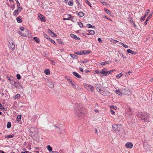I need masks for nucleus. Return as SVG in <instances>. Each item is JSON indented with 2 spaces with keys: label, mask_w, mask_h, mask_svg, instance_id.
Returning <instances> with one entry per match:
<instances>
[{
  "label": "nucleus",
  "mask_w": 153,
  "mask_h": 153,
  "mask_svg": "<svg viewBox=\"0 0 153 153\" xmlns=\"http://www.w3.org/2000/svg\"><path fill=\"white\" fill-rule=\"evenodd\" d=\"M82 108L83 105L82 104L76 103L75 105L74 109L76 116L77 117L81 118L83 115V113L82 112Z\"/></svg>",
  "instance_id": "1"
},
{
  "label": "nucleus",
  "mask_w": 153,
  "mask_h": 153,
  "mask_svg": "<svg viewBox=\"0 0 153 153\" xmlns=\"http://www.w3.org/2000/svg\"><path fill=\"white\" fill-rule=\"evenodd\" d=\"M136 116L139 118H141V120L145 121L148 119L149 116V114L147 113L139 112L136 114Z\"/></svg>",
  "instance_id": "2"
},
{
  "label": "nucleus",
  "mask_w": 153,
  "mask_h": 153,
  "mask_svg": "<svg viewBox=\"0 0 153 153\" xmlns=\"http://www.w3.org/2000/svg\"><path fill=\"white\" fill-rule=\"evenodd\" d=\"M95 87L96 88L97 90L98 91L100 94H101L105 95L106 94H105L104 91L103 90H102L101 89V85L100 84H97L95 85Z\"/></svg>",
  "instance_id": "3"
},
{
  "label": "nucleus",
  "mask_w": 153,
  "mask_h": 153,
  "mask_svg": "<svg viewBox=\"0 0 153 153\" xmlns=\"http://www.w3.org/2000/svg\"><path fill=\"white\" fill-rule=\"evenodd\" d=\"M121 127L117 125H112L113 129L117 133H120V130Z\"/></svg>",
  "instance_id": "4"
},
{
  "label": "nucleus",
  "mask_w": 153,
  "mask_h": 153,
  "mask_svg": "<svg viewBox=\"0 0 153 153\" xmlns=\"http://www.w3.org/2000/svg\"><path fill=\"white\" fill-rule=\"evenodd\" d=\"M118 133L121 136V137H123V138L125 137L126 133L125 132V131L122 128H121L120 130V133Z\"/></svg>",
  "instance_id": "5"
},
{
  "label": "nucleus",
  "mask_w": 153,
  "mask_h": 153,
  "mask_svg": "<svg viewBox=\"0 0 153 153\" xmlns=\"http://www.w3.org/2000/svg\"><path fill=\"white\" fill-rule=\"evenodd\" d=\"M38 17L39 19L42 22H45L46 21L45 18L40 13L38 14Z\"/></svg>",
  "instance_id": "6"
},
{
  "label": "nucleus",
  "mask_w": 153,
  "mask_h": 153,
  "mask_svg": "<svg viewBox=\"0 0 153 153\" xmlns=\"http://www.w3.org/2000/svg\"><path fill=\"white\" fill-rule=\"evenodd\" d=\"M107 70L106 68H103L101 71V73L103 74L102 76H106L107 75Z\"/></svg>",
  "instance_id": "7"
},
{
  "label": "nucleus",
  "mask_w": 153,
  "mask_h": 153,
  "mask_svg": "<svg viewBox=\"0 0 153 153\" xmlns=\"http://www.w3.org/2000/svg\"><path fill=\"white\" fill-rule=\"evenodd\" d=\"M85 88H87L88 90L92 91L94 89V87L90 85H87L85 86Z\"/></svg>",
  "instance_id": "8"
},
{
  "label": "nucleus",
  "mask_w": 153,
  "mask_h": 153,
  "mask_svg": "<svg viewBox=\"0 0 153 153\" xmlns=\"http://www.w3.org/2000/svg\"><path fill=\"white\" fill-rule=\"evenodd\" d=\"M70 36L71 37L77 40H79L80 39L79 38L77 37L76 35H74L72 33H71L70 34Z\"/></svg>",
  "instance_id": "9"
},
{
  "label": "nucleus",
  "mask_w": 153,
  "mask_h": 153,
  "mask_svg": "<svg viewBox=\"0 0 153 153\" xmlns=\"http://www.w3.org/2000/svg\"><path fill=\"white\" fill-rule=\"evenodd\" d=\"M25 33H22V36L25 37L27 36V35H28V37H30V36H31V35L30 34L28 35V30L27 29H25Z\"/></svg>",
  "instance_id": "10"
},
{
  "label": "nucleus",
  "mask_w": 153,
  "mask_h": 153,
  "mask_svg": "<svg viewBox=\"0 0 153 153\" xmlns=\"http://www.w3.org/2000/svg\"><path fill=\"white\" fill-rule=\"evenodd\" d=\"M126 146L128 148H131L132 147L133 144L130 142H127L126 144Z\"/></svg>",
  "instance_id": "11"
},
{
  "label": "nucleus",
  "mask_w": 153,
  "mask_h": 153,
  "mask_svg": "<svg viewBox=\"0 0 153 153\" xmlns=\"http://www.w3.org/2000/svg\"><path fill=\"white\" fill-rule=\"evenodd\" d=\"M9 48H15V45L14 43L12 42H9L8 44Z\"/></svg>",
  "instance_id": "12"
},
{
  "label": "nucleus",
  "mask_w": 153,
  "mask_h": 153,
  "mask_svg": "<svg viewBox=\"0 0 153 153\" xmlns=\"http://www.w3.org/2000/svg\"><path fill=\"white\" fill-rule=\"evenodd\" d=\"M21 115H18L17 116V117L16 118L17 121L20 124H22V122L21 121Z\"/></svg>",
  "instance_id": "13"
},
{
  "label": "nucleus",
  "mask_w": 153,
  "mask_h": 153,
  "mask_svg": "<svg viewBox=\"0 0 153 153\" xmlns=\"http://www.w3.org/2000/svg\"><path fill=\"white\" fill-rule=\"evenodd\" d=\"M76 77H77L79 79H80L81 78V76L79 75L76 72L74 71L72 73Z\"/></svg>",
  "instance_id": "14"
},
{
  "label": "nucleus",
  "mask_w": 153,
  "mask_h": 153,
  "mask_svg": "<svg viewBox=\"0 0 153 153\" xmlns=\"http://www.w3.org/2000/svg\"><path fill=\"white\" fill-rule=\"evenodd\" d=\"M82 51V54H85L87 55L88 54L90 53L91 51L90 50H86L84 51Z\"/></svg>",
  "instance_id": "15"
},
{
  "label": "nucleus",
  "mask_w": 153,
  "mask_h": 153,
  "mask_svg": "<svg viewBox=\"0 0 153 153\" xmlns=\"http://www.w3.org/2000/svg\"><path fill=\"white\" fill-rule=\"evenodd\" d=\"M11 84L14 85L15 87L17 88L18 86V83H17L16 82H15L14 81H10Z\"/></svg>",
  "instance_id": "16"
},
{
  "label": "nucleus",
  "mask_w": 153,
  "mask_h": 153,
  "mask_svg": "<svg viewBox=\"0 0 153 153\" xmlns=\"http://www.w3.org/2000/svg\"><path fill=\"white\" fill-rule=\"evenodd\" d=\"M119 46L120 47H123L125 48H127L128 47L127 45H125L122 42H120V43H119Z\"/></svg>",
  "instance_id": "17"
},
{
  "label": "nucleus",
  "mask_w": 153,
  "mask_h": 153,
  "mask_svg": "<svg viewBox=\"0 0 153 153\" xmlns=\"http://www.w3.org/2000/svg\"><path fill=\"white\" fill-rule=\"evenodd\" d=\"M111 62H108V61H106L105 62H102L100 63V65H105L106 64H108L110 63Z\"/></svg>",
  "instance_id": "18"
},
{
  "label": "nucleus",
  "mask_w": 153,
  "mask_h": 153,
  "mask_svg": "<svg viewBox=\"0 0 153 153\" xmlns=\"http://www.w3.org/2000/svg\"><path fill=\"white\" fill-rule=\"evenodd\" d=\"M16 20L19 23H21L22 22V20L21 16H19L16 18Z\"/></svg>",
  "instance_id": "19"
},
{
  "label": "nucleus",
  "mask_w": 153,
  "mask_h": 153,
  "mask_svg": "<svg viewBox=\"0 0 153 153\" xmlns=\"http://www.w3.org/2000/svg\"><path fill=\"white\" fill-rule=\"evenodd\" d=\"M44 72L47 75H49L50 74V70L48 69H45Z\"/></svg>",
  "instance_id": "20"
},
{
  "label": "nucleus",
  "mask_w": 153,
  "mask_h": 153,
  "mask_svg": "<svg viewBox=\"0 0 153 153\" xmlns=\"http://www.w3.org/2000/svg\"><path fill=\"white\" fill-rule=\"evenodd\" d=\"M86 26L89 28H94L95 29V27L94 26H92L90 24H88Z\"/></svg>",
  "instance_id": "21"
},
{
  "label": "nucleus",
  "mask_w": 153,
  "mask_h": 153,
  "mask_svg": "<svg viewBox=\"0 0 153 153\" xmlns=\"http://www.w3.org/2000/svg\"><path fill=\"white\" fill-rule=\"evenodd\" d=\"M70 55L71 56V57L73 58L74 59H77L78 58V56L74 54H70Z\"/></svg>",
  "instance_id": "22"
},
{
  "label": "nucleus",
  "mask_w": 153,
  "mask_h": 153,
  "mask_svg": "<svg viewBox=\"0 0 153 153\" xmlns=\"http://www.w3.org/2000/svg\"><path fill=\"white\" fill-rule=\"evenodd\" d=\"M128 53H131L132 54H134L135 52L133 51L130 49H128L127 50Z\"/></svg>",
  "instance_id": "23"
},
{
  "label": "nucleus",
  "mask_w": 153,
  "mask_h": 153,
  "mask_svg": "<svg viewBox=\"0 0 153 153\" xmlns=\"http://www.w3.org/2000/svg\"><path fill=\"white\" fill-rule=\"evenodd\" d=\"M74 89L78 90H80L81 88L77 85H76L74 88Z\"/></svg>",
  "instance_id": "24"
},
{
  "label": "nucleus",
  "mask_w": 153,
  "mask_h": 153,
  "mask_svg": "<svg viewBox=\"0 0 153 153\" xmlns=\"http://www.w3.org/2000/svg\"><path fill=\"white\" fill-rule=\"evenodd\" d=\"M84 15V13L82 12H80L78 13V16L79 17H82Z\"/></svg>",
  "instance_id": "25"
},
{
  "label": "nucleus",
  "mask_w": 153,
  "mask_h": 153,
  "mask_svg": "<svg viewBox=\"0 0 153 153\" xmlns=\"http://www.w3.org/2000/svg\"><path fill=\"white\" fill-rule=\"evenodd\" d=\"M19 12L18 10H16L14 11V12L13 13V15L14 16H15L16 15H17L19 13Z\"/></svg>",
  "instance_id": "26"
},
{
  "label": "nucleus",
  "mask_w": 153,
  "mask_h": 153,
  "mask_svg": "<svg viewBox=\"0 0 153 153\" xmlns=\"http://www.w3.org/2000/svg\"><path fill=\"white\" fill-rule=\"evenodd\" d=\"M33 39L36 42L39 43V39L38 37H34Z\"/></svg>",
  "instance_id": "27"
},
{
  "label": "nucleus",
  "mask_w": 153,
  "mask_h": 153,
  "mask_svg": "<svg viewBox=\"0 0 153 153\" xmlns=\"http://www.w3.org/2000/svg\"><path fill=\"white\" fill-rule=\"evenodd\" d=\"M88 32L90 34L92 35H94L95 34V32L93 30H88Z\"/></svg>",
  "instance_id": "28"
},
{
  "label": "nucleus",
  "mask_w": 153,
  "mask_h": 153,
  "mask_svg": "<svg viewBox=\"0 0 153 153\" xmlns=\"http://www.w3.org/2000/svg\"><path fill=\"white\" fill-rule=\"evenodd\" d=\"M123 75V74H122V73H120L118 74H117L116 76V77L119 79V78H120V77H121L122 75Z\"/></svg>",
  "instance_id": "29"
},
{
  "label": "nucleus",
  "mask_w": 153,
  "mask_h": 153,
  "mask_svg": "<svg viewBox=\"0 0 153 153\" xmlns=\"http://www.w3.org/2000/svg\"><path fill=\"white\" fill-rule=\"evenodd\" d=\"M146 14H145L143 16H142L140 18V20L141 21H143L145 20L146 17Z\"/></svg>",
  "instance_id": "30"
},
{
  "label": "nucleus",
  "mask_w": 153,
  "mask_h": 153,
  "mask_svg": "<svg viewBox=\"0 0 153 153\" xmlns=\"http://www.w3.org/2000/svg\"><path fill=\"white\" fill-rule=\"evenodd\" d=\"M47 148L49 152H51L52 150V148L49 145L47 146Z\"/></svg>",
  "instance_id": "31"
},
{
  "label": "nucleus",
  "mask_w": 153,
  "mask_h": 153,
  "mask_svg": "<svg viewBox=\"0 0 153 153\" xmlns=\"http://www.w3.org/2000/svg\"><path fill=\"white\" fill-rule=\"evenodd\" d=\"M74 53L75 54H76L78 55H82V51H78V52H74Z\"/></svg>",
  "instance_id": "32"
},
{
  "label": "nucleus",
  "mask_w": 153,
  "mask_h": 153,
  "mask_svg": "<svg viewBox=\"0 0 153 153\" xmlns=\"http://www.w3.org/2000/svg\"><path fill=\"white\" fill-rule=\"evenodd\" d=\"M7 128H10L11 127V123L10 122L7 123Z\"/></svg>",
  "instance_id": "33"
},
{
  "label": "nucleus",
  "mask_w": 153,
  "mask_h": 153,
  "mask_svg": "<svg viewBox=\"0 0 153 153\" xmlns=\"http://www.w3.org/2000/svg\"><path fill=\"white\" fill-rule=\"evenodd\" d=\"M104 10L107 14L109 15L110 14L111 12L105 8H104Z\"/></svg>",
  "instance_id": "34"
},
{
  "label": "nucleus",
  "mask_w": 153,
  "mask_h": 153,
  "mask_svg": "<svg viewBox=\"0 0 153 153\" xmlns=\"http://www.w3.org/2000/svg\"><path fill=\"white\" fill-rule=\"evenodd\" d=\"M20 96L19 94H18L16 95L15 96V99H19L20 98Z\"/></svg>",
  "instance_id": "35"
},
{
  "label": "nucleus",
  "mask_w": 153,
  "mask_h": 153,
  "mask_svg": "<svg viewBox=\"0 0 153 153\" xmlns=\"http://www.w3.org/2000/svg\"><path fill=\"white\" fill-rule=\"evenodd\" d=\"M116 92L119 95H121L122 94L121 92L119 90H116Z\"/></svg>",
  "instance_id": "36"
},
{
  "label": "nucleus",
  "mask_w": 153,
  "mask_h": 153,
  "mask_svg": "<svg viewBox=\"0 0 153 153\" xmlns=\"http://www.w3.org/2000/svg\"><path fill=\"white\" fill-rule=\"evenodd\" d=\"M14 134H10V135H7V136L5 137V138L7 137V138H11V137H14Z\"/></svg>",
  "instance_id": "37"
},
{
  "label": "nucleus",
  "mask_w": 153,
  "mask_h": 153,
  "mask_svg": "<svg viewBox=\"0 0 153 153\" xmlns=\"http://www.w3.org/2000/svg\"><path fill=\"white\" fill-rule=\"evenodd\" d=\"M55 126L58 128V129L60 131H61L62 130V126H60V127H58L57 126Z\"/></svg>",
  "instance_id": "38"
},
{
  "label": "nucleus",
  "mask_w": 153,
  "mask_h": 153,
  "mask_svg": "<svg viewBox=\"0 0 153 153\" xmlns=\"http://www.w3.org/2000/svg\"><path fill=\"white\" fill-rule=\"evenodd\" d=\"M68 4L69 6H72L73 5V1H69L68 2Z\"/></svg>",
  "instance_id": "39"
},
{
  "label": "nucleus",
  "mask_w": 153,
  "mask_h": 153,
  "mask_svg": "<svg viewBox=\"0 0 153 153\" xmlns=\"http://www.w3.org/2000/svg\"><path fill=\"white\" fill-rule=\"evenodd\" d=\"M113 71V70H112L110 71H108L107 73V75H108L109 74L111 73Z\"/></svg>",
  "instance_id": "40"
},
{
  "label": "nucleus",
  "mask_w": 153,
  "mask_h": 153,
  "mask_svg": "<svg viewBox=\"0 0 153 153\" xmlns=\"http://www.w3.org/2000/svg\"><path fill=\"white\" fill-rule=\"evenodd\" d=\"M78 24L80 27H83V24L81 22H78Z\"/></svg>",
  "instance_id": "41"
},
{
  "label": "nucleus",
  "mask_w": 153,
  "mask_h": 153,
  "mask_svg": "<svg viewBox=\"0 0 153 153\" xmlns=\"http://www.w3.org/2000/svg\"><path fill=\"white\" fill-rule=\"evenodd\" d=\"M85 2H86V4H88V5H89L91 7H92V6H91V4L90 3L88 0L86 1H85Z\"/></svg>",
  "instance_id": "42"
},
{
  "label": "nucleus",
  "mask_w": 153,
  "mask_h": 153,
  "mask_svg": "<svg viewBox=\"0 0 153 153\" xmlns=\"http://www.w3.org/2000/svg\"><path fill=\"white\" fill-rule=\"evenodd\" d=\"M129 19H130V22H131V23H133L134 26H135V23L133 21L132 19L131 18V17H129Z\"/></svg>",
  "instance_id": "43"
},
{
  "label": "nucleus",
  "mask_w": 153,
  "mask_h": 153,
  "mask_svg": "<svg viewBox=\"0 0 153 153\" xmlns=\"http://www.w3.org/2000/svg\"><path fill=\"white\" fill-rule=\"evenodd\" d=\"M111 42L113 43H118V41L116 40H115L114 39L111 40Z\"/></svg>",
  "instance_id": "44"
},
{
  "label": "nucleus",
  "mask_w": 153,
  "mask_h": 153,
  "mask_svg": "<svg viewBox=\"0 0 153 153\" xmlns=\"http://www.w3.org/2000/svg\"><path fill=\"white\" fill-rule=\"evenodd\" d=\"M49 40L50 41H51L52 43H53V44H54L55 43V41L53 40L52 39L49 38Z\"/></svg>",
  "instance_id": "45"
},
{
  "label": "nucleus",
  "mask_w": 153,
  "mask_h": 153,
  "mask_svg": "<svg viewBox=\"0 0 153 153\" xmlns=\"http://www.w3.org/2000/svg\"><path fill=\"white\" fill-rule=\"evenodd\" d=\"M88 62V59H85L82 62H81V63H85Z\"/></svg>",
  "instance_id": "46"
},
{
  "label": "nucleus",
  "mask_w": 153,
  "mask_h": 153,
  "mask_svg": "<svg viewBox=\"0 0 153 153\" xmlns=\"http://www.w3.org/2000/svg\"><path fill=\"white\" fill-rule=\"evenodd\" d=\"M16 77L18 79H21V76L19 74H17Z\"/></svg>",
  "instance_id": "47"
},
{
  "label": "nucleus",
  "mask_w": 153,
  "mask_h": 153,
  "mask_svg": "<svg viewBox=\"0 0 153 153\" xmlns=\"http://www.w3.org/2000/svg\"><path fill=\"white\" fill-rule=\"evenodd\" d=\"M100 2L102 3L103 5L107 4V3L104 1H103L102 0H100Z\"/></svg>",
  "instance_id": "48"
},
{
  "label": "nucleus",
  "mask_w": 153,
  "mask_h": 153,
  "mask_svg": "<svg viewBox=\"0 0 153 153\" xmlns=\"http://www.w3.org/2000/svg\"><path fill=\"white\" fill-rule=\"evenodd\" d=\"M57 41H58V42L59 44H61L62 43V40L61 39H57Z\"/></svg>",
  "instance_id": "49"
},
{
  "label": "nucleus",
  "mask_w": 153,
  "mask_h": 153,
  "mask_svg": "<svg viewBox=\"0 0 153 153\" xmlns=\"http://www.w3.org/2000/svg\"><path fill=\"white\" fill-rule=\"evenodd\" d=\"M99 73H101L100 71L98 70H96L95 71V74H98Z\"/></svg>",
  "instance_id": "50"
},
{
  "label": "nucleus",
  "mask_w": 153,
  "mask_h": 153,
  "mask_svg": "<svg viewBox=\"0 0 153 153\" xmlns=\"http://www.w3.org/2000/svg\"><path fill=\"white\" fill-rule=\"evenodd\" d=\"M52 34L53 35L52 36L53 37H56L57 36V35L53 32V33H52L51 34Z\"/></svg>",
  "instance_id": "51"
},
{
  "label": "nucleus",
  "mask_w": 153,
  "mask_h": 153,
  "mask_svg": "<svg viewBox=\"0 0 153 153\" xmlns=\"http://www.w3.org/2000/svg\"><path fill=\"white\" fill-rule=\"evenodd\" d=\"M111 108H112L116 110L117 108V107L116 106H114L113 105L111 107Z\"/></svg>",
  "instance_id": "52"
},
{
  "label": "nucleus",
  "mask_w": 153,
  "mask_h": 153,
  "mask_svg": "<svg viewBox=\"0 0 153 153\" xmlns=\"http://www.w3.org/2000/svg\"><path fill=\"white\" fill-rule=\"evenodd\" d=\"M20 30L22 31H23L24 30H25V28L24 27H22H22H20L19 28Z\"/></svg>",
  "instance_id": "53"
},
{
  "label": "nucleus",
  "mask_w": 153,
  "mask_h": 153,
  "mask_svg": "<svg viewBox=\"0 0 153 153\" xmlns=\"http://www.w3.org/2000/svg\"><path fill=\"white\" fill-rule=\"evenodd\" d=\"M17 10H19V12H20L22 10V7H17Z\"/></svg>",
  "instance_id": "54"
},
{
  "label": "nucleus",
  "mask_w": 153,
  "mask_h": 153,
  "mask_svg": "<svg viewBox=\"0 0 153 153\" xmlns=\"http://www.w3.org/2000/svg\"><path fill=\"white\" fill-rule=\"evenodd\" d=\"M149 11L150 10L149 9H148L146 10V12L145 14H146V16L149 14Z\"/></svg>",
  "instance_id": "55"
},
{
  "label": "nucleus",
  "mask_w": 153,
  "mask_h": 153,
  "mask_svg": "<svg viewBox=\"0 0 153 153\" xmlns=\"http://www.w3.org/2000/svg\"><path fill=\"white\" fill-rule=\"evenodd\" d=\"M152 16L151 14H150L147 17L146 19H147V20H149L151 18V17Z\"/></svg>",
  "instance_id": "56"
},
{
  "label": "nucleus",
  "mask_w": 153,
  "mask_h": 153,
  "mask_svg": "<svg viewBox=\"0 0 153 153\" xmlns=\"http://www.w3.org/2000/svg\"><path fill=\"white\" fill-rule=\"evenodd\" d=\"M11 7L12 9V10H13L15 8V5L14 4L11 5Z\"/></svg>",
  "instance_id": "57"
},
{
  "label": "nucleus",
  "mask_w": 153,
  "mask_h": 153,
  "mask_svg": "<svg viewBox=\"0 0 153 153\" xmlns=\"http://www.w3.org/2000/svg\"><path fill=\"white\" fill-rule=\"evenodd\" d=\"M111 111V113L112 114H113V115H115V112H114V111H113V110H111V111Z\"/></svg>",
  "instance_id": "58"
},
{
  "label": "nucleus",
  "mask_w": 153,
  "mask_h": 153,
  "mask_svg": "<svg viewBox=\"0 0 153 153\" xmlns=\"http://www.w3.org/2000/svg\"><path fill=\"white\" fill-rule=\"evenodd\" d=\"M128 115L129 116V117H131L132 114H133V112H129V113H128Z\"/></svg>",
  "instance_id": "59"
},
{
  "label": "nucleus",
  "mask_w": 153,
  "mask_h": 153,
  "mask_svg": "<svg viewBox=\"0 0 153 153\" xmlns=\"http://www.w3.org/2000/svg\"><path fill=\"white\" fill-rule=\"evenodd\" d=\"M75 1L76 3L78 4V6H79V5H80V3L79 1H78V0H75Z\"/></svg>",
  "instance_id": "60"
},
{
  "label": "nucleus",
  "mask_w": 153,
  "mask_h": 153,
  "mask_svg": "<svg viewBox=\"0 0 153 153\" xmlns=\"http://www.w3.org/2000/svg\"><path fill=\"white\" fill-rule=\"evenodd\" d=\"M0 109H4V108L2 105L0 103Z\"/></svg>",
  "instance_id": "61"
},
{
  "label": "nucleus",
  "mask_w": 153,
  "mask_h": 153,
  "mask_svg": "<svg viewBox=\"0 0 153 153\" xmlns=\"http://www.w3.org/2000/svg\"><path fill=\"white\" fill-rule=\"evenodd\" d=\"M65 78L67 80H70V79L68 78V76H66L65 77Z\"/></svg>",
  "instance_id": "62"
},
{
  "label": "nucleus",
  "mask_w": 153,
  "mask_h": 153,
  "mask_svg": "<svg viewBox=\"0 0 153 153\" xmlns=\"http://www.w3.org/2000/svg\"><path fill=\"white\" fill-rule=\"evenodd\" d=\"M17 3V7H19L20 5V4L19 3V1L16 2Z\"/></svg>",
  "instance_id": "63"
},
{
  "label": "nucleus",
  "mask_w": 153,
  "mask_h": 153,
  "mask_svg": "<svg viewBox=\"0 0 153 153\" xmlns=\"http://www.w3.org/2000/svg\"><path fill=\"white\" fill-rule=\"evenodd\" d=\"M48 33H50H50H51V34L52 33H53V32H52V31H51V30H50V29H48Z\"/></svg>",
  "instance_id": "64"
}]
</instances>
